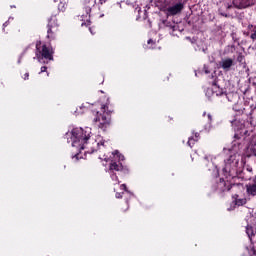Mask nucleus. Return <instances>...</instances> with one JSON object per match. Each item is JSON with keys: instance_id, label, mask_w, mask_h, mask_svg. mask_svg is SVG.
Segmentation results:
<instances>
[{"instance_id": "1", "label": "nucleus", "mask_w": 256, "mask_h": 256, "mask_svg": "<svg viewBox=\"0 0 256 256\" xmlns=\"http://www.w3.org/2000/svg\"><path fill=\"white\" fill-rule=\"evenodd\" d=\"M67 137H70L72 147L77 148L78 151H84V155L95 153L97 149L105 147V141L101 140V137L91 138V128L89 127L74 128L70 134H67Z\"/></svg>"}, {"instance_id": "2", "label": "nucleus", "mask_w": 256, "mask_h": 256, "mask_svg": "<svg viewBox=\"0 0 256 256\" xmlns=\"http://www.w3.org/2000/svg\"><path fill=\"white\" fill-rule=\"evenodd\" d=\"M36 57L39 62H41L42 59H49V61H53V49L47 47V45H41V42H37Z\"/></svg>"}, {"instance_id": "3", "label": "nucleus", "mask_w": 256, "mask_h": 256, "mask_svg": "<svg viewBox=\"0 0 256 256\" xmlns=\"http://www.w3.org/2000/svg\"><path fill=\"white\" fill-rule=\"evenodd\" d=\"M206 95L209 97L210 95L216 96V97H222L223 101L225 99H228V101H231L229 97H231V94L225 93L219 86L214 85L212 89L206 90Z\"/></svg>"}, {"instance_id": "4", "label": "nucleus", "mask_w": 256, "mask_h": 256, "mask_svg": "<svg viewBox=\"0 0 256 256\" xmlns=\"http://www.w3.org/2000/svg\"><path fill=\"white\" fill-rule=\"evenodd\" d=\"M109 121L110 119L107 116L99 114V112H97V116L94 118L95 126L99 127V129H106Z\"/></svg>"}, {"instance_id": "5", "label": "nucleus", "mask_w": 256, "mask_h": 256, "mask_svg": "<svg viewBox=\"0 0 256 256\" xmlns=\"http://www.w3.org/2000/svg\"><path fill=\"white\" fill-rule=\"evenodd\" d=\"M232 4L236 9H247L248 7H253V1L251 0H233Z\"/></svg>"}, {"instance_id": "6", "label": "nucleus", "mask_w": 256, "mask_h": 256, "mask_svg": "<svg viewBox=\"0 0 256 256\" xmlns=\"http://www.w3.org/2000/svg\"><path fill=\"white\" fill-rule=\"evenodd\" d=\"M239 165V159H237V155L230 156L228 160L225 161L224 171H231L234 167Z\"/></svg>"}, {"instance_id": "7", "label": "nucleus", "mask_w": 256, "mask_h": 256, "mask_svg": "<svg viewBox=\"0 0 256 256\" xmlns=\"http://www.w3.org/2000/svg\"><path fill=\"white\" fill-rule=\"evenodd\" d=\"M57 31H59V28L57 26V23H55V21L53 22H49L48 24V38L49 39H53L55 37V33H57Z\"/></svg>"}, {"instance_id": "8", "label": "nucleus", "mask_w": 256, "mask_h": 256, "mask_svg": "<svg viewBox=\"0 0 256 256\" xmlns=\"http://www.w3.org/2000/svg\"><path fill=\"white\" fill-rule=\"evenodd\" d=\"M181 11H183V3H177L167 9L169 15H178Z\"/></svg>"}, {"instance_id": "9", "label": "nucleus", "mask_w": 256, "mask_h": 256, "mask_svg": "<svg viewBox=\"0 0 256 256\" xmlns=\"http://www.w3.org/2000/svg\"><path fill=\"white\" fill-rule=\"evenodd\" d=\"M95 0H84V5H85V11H86V15H88V17H91V9H93V7H95Z\"/></svg>"}, {"instance_id": "10", "label": "nucleus", "mask_w": 256, "mask_h": 256, "mask_svg": "<svg viewBox=\"0 0 256 256\" xmlns=\"http://www.w3.org/2000/svg\"><path fill=\"white\" fill-rule=\"evenodd\" d=\"M220 66L222 67V69H224V71H229V69L233 67V59L231 58L223 59L220 62Z\"/></svg>"}, {"instance_id": "11", "label": "nucleus", "mask_w": 256, "mask_h": 256, "mask_svg": "<svg viewBox=\"0 0 256 256\" xmlns=\"http://www.w3.org/2000/svg\"><path fill=\"white\" fill-rule=\"evenodd\" d=\"M110 171H123V164L121 162H112L110 164Z\"/></svg>"}, {"instance_id": "12", "label": "nucleus", "mask_w": 256, "mask_h": 256, "mask_svg": "<svg viewBox=\"0 0 256 256\" xmlns=\"http://www.w3.org/2000/svg\"><path fill=\"white\" fill-rule=\"evenodd\" d=\"M248 195H256V181L254 184H250L246 186Z\"/></svg>"}, {"instance_id": "13", "label": "nucleus", "mask_w": 256, "mask_h": 256, "mask_svg": "<svg viewBox=\"0 0 256 256\" xmlns=\"http://www.w3.org/2000/svg\"><path fill=\"white\" fill-rule=\"evenodd\" d=\"M112 155H114L115 159H118V161H124L125 160V156L122 155L121 153H119V151H115L112 153Z\"/></svg>"}, {"instance_id": "14", "label": "nucleus", "mask_w": 256, "mask_h": 256, "mask_svg": "<svg viewBox=\"0 0 256 256\" xmlns=\"http://www.w3.org/2000/svg\"><path fill=\"white\" fill-rule=\"evenodd\" d=\"M246 233H247L249 239H251V237H255V230H253V227H251V226H248L246 228Z\"/></svg>"}, {"instance_id": "15", "label": "nucleus", "mask_w": 256, "mask_h": 256, "mask_svg": "<svg viewBox=\"0 0 256 256\" xmlns=\"http://www.w3.org/2000/svg\"><path fill=\"white\" fill-rule=\"evenodd\" d=\"M248 29H253L250 38H251L253 41H256V27L253 28V25H249V26H248Z\"/></svg>"}, {"instance_id": "16", "label": "nucleus", "mask_w": 256, "mask_h": 256, "mask_svg": "<svg viewBox=\"0 0 256 256\" xmlns=\"http://www.w3.org/2000/svg\"><path fill=\"white\" fill-rule=\"evenodd\" d=\"M111 179L113 181V185H119V178L117 177V174L112 173L111 174Z\"/></svg>"}, {"instance_id": "17", "label": "nucleus", "mask_w": 256, "mask_h": 256, "mask_svg": "<svg viewBox=\"0 0 256 256\" xmlns=\"http://www.w3.org/2000/svg\"><path fill=\"white\" fill-rule=\"evenodd\" d=\"M58 9L59 11H65V9H67V3L61 1L58 5Z\"/></svg>"}, {"instance_id": "18", "label": "nucleus", "mask_w": 256, "mask_h": 256, "mask_svg": "<svg viewBox=\"0 0 256 256\" xmlns=\"http://www.w3.org/2000/svg\"><path fill=\"white\" fill-rule=\"evenodd\" d=\"M209 165H212L211 168H209V171H214V173H219V170L217 169V166L213 164V162H210Z\"/></svg>"}, {"instance_id": "19", "label": "nucleus", "mask_w": 256, "mask_h": 256, "mask_svg": "<svg viewBox=\"0 0 256 256\" xmlns=\"http://www.w3.org/2000/svg\"><path fill=\"white\" fill-rule=\"evenodd\" d=\"M195 141H197V139L195 140V139H193V138H189V140H188V146L189 147H193V145H195Z\"/></svg>"}, {"instance_id": "20", "label": "nucleus", "mask_w": 256, "mask_h": 256, "mask_svg": "<svg viewBox=\"0 0 256 256\" xmlns=\"http://www.w3.org/2000/svg\"><path fill=\"white\" fill-rule=\"evenodd\" d=\"M245 203V200H236V205H243Z\"/></svg>"}, {"instance_id": "21", "label": "nucleus", "mask_w": 256, "mask_h": 256, "mask_svg": "<svg viewBox=\"0 0 256 256\" xmlns=\"http://www.w3.org/2000/svg\"><path fill=\"white\" fill-rule=\"evenodd\" d=\"M123 197V194H121V193H116V199H121Z\"/></svg>"}, {"instance_id": "22", "label": "nucleus", "mask_w": 256, "mask_h": 256, "mask_svg": "<svg viewBox=\"0 0 256 256\" xmlns=\"http://www.w3.org/2000/svg\"><path fill=\"white\" fill-rule=\"evenodd\" d=\"M120 188L123 189L124 191H127V185H125V184H122V185L120 186Z\"/></svg>"}, {"instance_id": "23", "label": "nucleus", "mask_w": 256, "mask_h": 256, "mask_svg": "<svg viewBox=\"0 0 256 256\" xmlns=\"http://www.w3.org/2000/svg\"><path fill=\"white\" fill-rule=\"evenodd\" d=\"M45 71H47V67L45 66L41 67V73H45Z\"/></svg>"}, {"instance_id": "24", "label": "nucleus", "mask_w": 256, "mask_h": 256, "mask_svg": "<svg viewBox=\"0 0 256 256\" xmlns=\"http://www.w3.org/2000/svg\"><path fill=\"white\" fill-rule=\"evenodd\" d=\"M170 28L172 29V31H176L177 30V26L176 25L170 26Z\"/></svg>"}, {"instance_id": "25", "label": "nucleus", "mask_w": 256, "mask_h": 256, "mask_svg": "<svg viewBox=\"0 0 256 256\" xmlns=\"http://www.w3.org/2000/svg\"><path fill=\"white\" fill-rule=\"evenodd\" d=\"M208 121L211 123V121H213V118L211 116V114H208Z\"/></svg>"}, {"instance_id": "26", "label": "nucleus", "mask_w": 256, "mask_h": 256, "mask_svg": "<svg viewBox=\"0 0 256 256\" xmlns=\"http://www.w3.org/2000/svg\"><path fill=\"white\" fill-rule=\"evenodd\" d=\"M100 5H103V3H107V0H99Z\"/></svg>"}, {"instance_id": "27", "label": "nucleus", "mask_w": 256, "mask_h": 256, "mask_svg": "<svg viewBox=\"0 0 256 256\" xmlns=\"http://www.w3.org/2000/svg\"><path fill=\"white\" fill-rule=\"evenodd\" d=\"M24 79H25V80L29 79V73H26V74L24 75Z\"/></svg>"}, {"instance_id": "28", "label": "nucleus", "mask_w": 256, "mask_h": 256, "mask_svg": "<svg viewBox=\"0 0 256 256\" xmlns=\"http://www.w3.org/2000/svg\"><path fill=\"white\" fill-rule=\"evenodd\" d=\"M102 110H103L104 113H105V111H107V106L103 105V106H102Z\"/></svg>"}, {"instance_id": "29", "label": "nucleus", "mask_w": 256, "mask_h": 256, "mask_svg": "<svg viewBox=\"0 0 256 256\" xmlns=\"http://www.w3.org/2000/svg\"><path fill=\"white\" fill-rule=\"evenodd\" d=\"M232 7H233L232 5H229V4H228V5L226 6V9H231Z\"/></svg>"}, {"instance_id": "30", "label": "nucleus", "mask_w": 256, "mask_h": 256, "mask_svg": "<svg viewBox=\"0 0 256 256\" xmlns=\"http://www.w3.org/2000/svg\"><path fill=\"white\" fill-rule=\"evenodd\" d=\"M76 158V161L79 159V153L74 156Z\"/></svg>"}, {"instance_id": "31", "label": "nucleus", "mask_w": 256, "mask_h": 256, "mask_svg": "<svg viewBox=\"0 0 256 256\" xmlns=\"http://www.w3.org/2000/svg\"><path fill=\"white\" fill-rule=\"evenodd\" d=\"M7 25H9V22H5V23L3 24V27H7Z\"/></svg>"}, {"instance_id": "32", "label": "nucleus", "mask_w": 256, "mask_h": 256, "mask_svg": "<svg viewBox=\"0 0 256 256\" xmlns=\"http://www.w3.org/2000/svg\"><path fill=\"white\" fill-rule=\"evenodd\" d=\"M150 43H153L152 39L148 40V45H150Z\"/></svg>"}, {"instance_id": "33", "label": "nucleus", "mask_w": 256, "mask_h": 256, "mask_svg": "<svg viewBox=\"0 0 256 256\" xmlns=\"http://www.w3.org/2000/svg\"><path fill=\"white\" fill-rule=\"evenodd\" d=\"M196 139H199V133L195 134Z\"/></svg>"}, {"instance_id": "34", "label": "nucleus", "mask_w": 256, "mask_h": 256, "mask_svg": "<svg viewBox=\"0 0 256 256\" xmlns=\"http://www.w3.org/2000/svg\"><path fill=\"white\" fill-rule=\"evenodd\" d=\"M205 160H206V161H209V157H205Z\"/></svg>"}, {"instance_id": "35", "label": "nucleus", "mask_w": 256, "mask_h": 256, "mask_svg": "<svg viewBox=\"0 0 256 256\" xmlns=\"http://www.w3.org/2000/svg\"><path fill=\"white\" fill-rule=\"evenodd\" d=\"M87 25H91V22H90V21H88V22H87Z\"/></svg>"}, {"instance_id": "36", "label": "nucleus", "mask_w": 256, "mask_h": 256, "mask_svg": "<svg viewBox=\"0 0 256 256\" xmlns=\"http://www.w3.org/2000/svg\"><path fill=\"white\" fill-rule=\"evenodd\" d=\"M83 25H87V23L83 22V23H82V27H83Z\"/></svg>"}, {"instance_id": "37", "label": "nucleus", "mask_w": 256, "mask_h": 256, "mask_svg": "<svg viewBox=\"0 0 256 256\" xmlns=\"http://www.w3.org/2000/svg\"><path fill=\"white\" fill-rule=\"evenodd\" d=\"M90 32L92 33L91 28H90Z\"/></svg>"}, {"instance_id": "38", "label": "nucleus", "mask_w": 256, "mask_h": 256, "mask_svg": "<svg viewBox=\"0 0 256 256\" xmlns=\"http://www.w3.org/2000/svg\"><path fill=\"white\" fill-rule=\"evenodd\" d=\"M204 116H205V112H204V114H203Z\"/></svg>"}]
</instances>
